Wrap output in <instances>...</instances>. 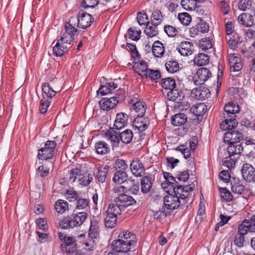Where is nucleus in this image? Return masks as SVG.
I'll return each instance as SVG.
<instances>
[{
    "label": "nucleus",
    "instance_id": "nucleus-27",
    "mask_svg": "<svg viewBox=\"0 0 255 255\" xmlns=\"http://www.w3.org/2000/svg\"><path fill=\"white\" fill-rule=\"evenodd\" d=\"M238 20L240 23L247 27H251L254 24L253 16L246 13H243L240 14Z\"/></svg>",
    "mask_w": 255,
    "mask_h": 255
},
{
    "label": "nucleus",
    "instance_id": "nucleus-47",
    "mask_svg": "<svg viewBox=\"0 0 255 255\" xmlns=\"http://www.w3.org/2000/svg\"><path fill=\"white\" fill-rule=\"evenodd\" d=\"M76 209L78 210H84L89 208V200L79 197L76 201Z\"/></svg>",
    "mask_w": 255,
    "mask_h": 255
},
{
    "label": "nucleus",
    "instance_id": "nucleus-28",
    "mask_svg": "<svg viewBox=\"0 0 255 255\" xmlns=\"http://www.w3.org/2000/svg\"><path fill=\"white\" fill-rule=\"evenodd\" d=\"M140 184L141 192L143 194L148 193L152 187V178L150 176H143L141 180Z\"/></svg>",
    "mask_w": 255,
    "mask_h": 255
},
{
    "label": "nucleus",
    "instance_id": "nucleus-37",
    "mask_svg": "<svg viewBox=\"0 0 255 255\" xmlns=\"http://www.w3.org/2000/svg\"><path fill=\"white\" fill-rule=\"evenodd\" d=\"M123 211L124 210L123 208L116 203L110 204L106 213L113 217L117 216L118 217V215H121Z\"/></svg>",
    "mask_w": 255,
    "mask_h": 255
},
{
    "label": "nucleus",
    "instance_id": "nucleus-38",
    "mask_svg": "<svg viewBox=\"0 0 255 255\" xmlns=\"http://www.w3.org/2000/svg\"><path fill=\"white\" fill-rule=\"evenodd\" d=\"M254 229L250 224V221L245 220L239 226L237 233L245 236L248 232H251Z\"/></svg>",
    "mask_w": 255,
    "mask_h": 255
},
{
    "label": "nucleus",
    "instance_id": "nucleus-41",
    "mask_svg": "<svg viewBox=\"0 0 255 255\" xmlns=\"http://www.w3.org/2000/svg\"><path fill=\"white\" fill-rule=\"evenodd\" d=\"M161 86L163 88L171 91V90H172L176 88V82L173 78H166L162 80Z\"/></svg>",
    "mask_w": 255,
    "mask_h": 255
},
{
    "label": "nucleus",
    "instance_id": "nucleus-14",
    "mask_svg": "<svg viewBox=\"0 0 255 255\" xmlns=\"http://www.w3.org/2000/svg\"><path fill=\"white\" fill-rule=\"evenodd\" d=\"M132 173L136 177H141L145 172L142 162L138 158H134L130 164Z\"/></svg>",
    "mask_w": 255,
    "mask_h": 255
},
{
    "label": "nucleus",
    "instance_id": "nucleus-53",
    "mask_svg": "<svg viewBox=\"0 0 255 255\" xmlns=\"http://www.w3.org/2000/svg\"><path fill=\"white\" fill-rule=\"evenodd\" d=\"M97 239L88 237L86 240L84 241L83 245L84 246V249L86 251H93L96 245V240Z\"/></svg>",
    "mask_w": 255,
    "mask_h": 255
},
{
    "label": "nucleus",
    "instance_id": "nucleus-22",
    "mask_svg": "<svg viewBox=\"0 0 255 255\" xmlns=\"http://www.w3.org/2000/svg\"><path fill=\"white\" fill-rule=\"evenodd\" d=\"M177 50L181 55L186 56L192 54L194 50V46L190 42L183 41L177 48Z\"/></svg>",
    "mask_w": 255,
    "mask_h": 255
},
{
    "label": "nucleus",
    "instance_id": "nucleus-51",
    "mask_svg": "<svg viewBox=\"0 0 255 255\" xmlns=\"http://www.w3.org/2000/svg\"><path fill=\"white\" fill-rule=\"evenodd\" d=\"M162 14L158 9L155 10L151 15V24L159 25L161 22Z\"/></svg>",
    "mask_w": 255,
    "mask_h": 255
},
{
    "label": "nucleus",
    "instance_id": "nucleus-15",
    "mask_svg": "<svg viewBox=\"0 0 255 255\" xmlns=\"http://www.w3.org/2000/svg\"><path fill=\"white\" fill-rule=\"evenodd\" d=\"M171 188L173 189L172 193L175 195H177L178 198H179L181 201H182V205H184L187 204L188 202V198H187V192L184 191L185 189L182 185L174 184L173 186H171Z\"/></svg>",
    "mask_w": 255,
    "mask_h": 255
},
{
    "label": "nucleus",
    "instance_id": "nucleus-9",
    "mask_svg": "<svg viewBox=\"0 0 255 255\" xmlns=\"http://www.w3.org/2000/svg\"><path fill=\"white\" fill-rule=\"evenodd\" d=\"M130 241H125L123 239H119L113 242L112 247L113 251L119 253H127L130 250Z\"/></svg>",
    "mask_w": 255,
    "mask_h": 255
},
{
    "label": "nucleus",
    "instance_id": "nucleus-4",
    "mask_svg": "<svg viewBox=\"0 0 255 255\" xmlns=\"http://www.w3.org/2000/svg\"><path fill=\"white\" fill-rule=\"evenodd\" d=\"M167 194L164 197L163 202L165 207L167 210H174L178 208L180 205H182V201H181L177 195L173 194L172 191H166Z\"/></svg>",
    "mask_w": 255,
    "mask_h": 255
},
{
    "label": "nucleus",
    "instance_id": "nucleus-35",
    "mask_svg": "<svg viewBox=\"0 0 255 255\" xmlns=\"http://www.w3.org/2000/svg\"><path fill=\"white\" fill-rule=\"evenodd\" d=\"M209 57L208 55L204 53H199L195 56L193 62L195 65L198 66H202L209 63Z\"/></svg>",
    "mask_w": 255,
    "mask_h": 255
},
{
    "label": "nucleus",
    "instance_id": "nucleus-26",
    "mask_svg": "<svg viewBox=\"0 0 255 255\" xmlns=\"http://www.w3.org/2000/svg\"><path fill=\"white\" fill-rule=\"evenodd\" d=\"M228 144L227 151L230 156L235 157L236 155L240 154L243 150V147L241 143H231Z\"/></svg>",
    "mask_w": 255,
    "mask_h": 255
},
{
    "label": "nucleus",
    "instance_id": "nucleus-42",
    "mask_svg": "<svg viewBox=\"0 0 255 255\" xmlns=\"http://www.w3.org/2000/svg\"><path fill=\"white\" fill-rule=\"evenodd\" d=\"M120 140L124 143H129L133 138V132L130 129H126L120 133Z\"/></svg>",
    "mask_w": 255,
    "mask_h": 255
},
{
    "label": "nucleus",
    "instance_id": "nucleus-52",
    "mask_svg": "<svg viewBox=\"0 0 255 255\" xmlns=\"http://www.w3.org/2000/svg\"><path fill=\"white\" fill-rule=\"evenodd\" d=\"M199 46L203 51L211 49L213 45L209 38H202L199 41Z\"/></svg>",
    "mask_w": 255,
    "mask_h": 255
},
{
    "label": "nucleus",
    "instance_id": "nucleus-20",
    "mask_svg": "<svg viewBox=\"0 0 255 255\" xmlns=\"http://www.w3.org/2000/svg\"><path fill=\"white\" fill-rule=\"evenodd\" d=\"M128 116L124 113H118L114 124V128L120 130L124 128L128 122Z\"/></svg>",
    "mask_w": 255,
    "mask_h": 255
},
{
    "label": "nucleus",
    "instance_id": "nucleus-64",
    "mask_svg": "<svg viewBox=\"0 0 255 255\" xmlns=\"http://www.w3.org/2000/svg\"><path fill=\"white\" fill-rule=\"evenodd\" d=\"M236 36L237 35L236 34L228 35L226 38L230 48L232 49H236L238 43V41L236 39Z\"/></svg>",
    "mask_w": 255,
    "mask_h": 255
},
{
    "label": "nucleus",
    "instance_id": "nucleus-6",
    "mask_svg": "<svg viewBox=\"0 0 255 255\" xmlns=\"http://www.w3.org/2000/svg\"><path fill=\"white\" fill-rule=\"evenodd\" d=\"M150 123L149 120L144 116H136L132 122V127L134 130H137L139 133L144 131Z\"/></svg>",
    "mask_w": 255,
    "mask_h": 255
},
{
    "label": "nucleus",
    "instance_id": "nucleus-58",
    "mask_svg": "<svg viewBox=\"0 0 255 255\" xmlns=\"http://www.w3.org/2000/svg\"><path fill=\"white\" fill-rule=\"evenodd\" d=\"M160 77V72L158 70L148 69L147 71V76L143 78H149L152 81H155Z\"/></svg>",
    "mask_w": 255,
    "mask_h": 255
},
{
    "label": "nucleus",
    "instance_id": "nucleus-2",
    "mask_svg": "<svg viewBox=\"0 0 255 255\" xmlns=\"http://www.w3.org/2000/svg\"><path fill=\"white\" fill-rule=\"evenodd\" d=\"M56 146V142L55 141H47L44 144V147H42L38 150L37 158L41 160H47L52 158L54 156Z\"/></svg>",
    "mask_w": 255,
    "mask_h": 255
},
{
    "label": "nucleus",
    "instance_id": "nucleus-1",
    "mask_svg": "<svg viewBox=\"0 0 255 255\" xmlns=\"http://www.w3.org/2000/svg\"><path fill=\"white\" fill-rule=\"evenodd\" d=\"M73 25L77 22V26L80 28L85 29L90 27L94 21L92 16L82 10L80 11L77 17L72 16L69 20Z\"/></svg>",
    "mask_w": 255,
    "mask_h": 255
},
{
    "label": "nucleus",
    "instance_id": "nucleus-60",
    "mask_svg": "<svg viewBox=\"0 0 255 255\" xmlns=\"http://www.w3.org/2000/svg\"><path fill=\"white\" fill-rule=\"evenodd\" d=\"M51 101L49 100L46 99L45 97L40 101L39 106V111L42 114H45L47 112V109L50 106Z\"/></svg>",
    "mask_w": 255,
    "mask_h": 255
},
{
    "label": "nucleus",
    "instance_id": "nucleus-29",
    "mask_svg": "<svg viewBox=\"0 0 255 255\" xmlns=\"http://www.w3.org/2000/svg\"><path fill=\"white\" fill-rule=\"evenodd\" d=\"M163 174L166 180L161 184V186L164 189L167 188L168 186L171 187V186H173L174 184H178L176 178L173 176L171 173L167 172H164Z\"/></svg>",
    "mask_w": 255,
    "mask_h": 255
},
{
    "label": "nucleus",
    "instance_id": "nucleus-49",
    "mask_svg": "<svg viewBox=\"0 0 255 255\" xmlns=\"http://www.w3.org/2000/svg\"><path fill=\"white\" fill-rule=\"evenodd\" d=\"M119 237L121 238L120 239L130 241V244L131 245L135 243V236L129 232H123L122 233H120Z\"/></svg>",
    "mask_w": 255,
    "mask_h": 255
},
{
    "label": "nucleus",
    "instance_id": "nucleus-5",
    "mask_svg": "<svg viewBox=\"0 0 255 255\" xmlns=\"http://www.w3.org/2000/svg\"><path fill=\"white\" fill-rule=\"evenodd\" d=\"M58 238L63 242L61 246L65 249V252L69 254L74 253L76 252V245L73 238L67 236L62 233H58Z\"/></svg>",
    "mask_w": 255,
    "mask_h": 255
},
{
    "label": "nucleus",
    "instance_id": "nucleus-3",
    "mask_svg": "<svg viewBox=\"0 0 255 255\" xmlns=\"http://www.w3.org/2000/svg\"><path fill=\"white\" fill-rule=\"evenodd\" d=\"M77 31L78 29L69 21L66 22L65 23V31L58 40L61 42L71 46V43L74 39V34Z\"/></svg>",
    "mask_w": 255,
    "mask_h": 255
},
{
    "label": "nucleus",
    "instance_id": "nucleus-18",
    "mask_svg": "<svg viewBox=\"0 0 255 255\" xmlns=\"http://www.w3.org/2000/svg\"><path fill=\"white\" fill-rule=\"evenodd\" d=\"M59 227L63 229H73L78 227L73 214L63 218L59 223Z\"/></svg>",
    "mask_w": 255,
    "mask_h": 255
},
{
    "label": "nucleus",
    "instance_id": "nucleus-24",
    "mask_svg": "<svg viewBox=\"0 0 255 255\" xmlns=\"http://www.w3.org/2000/svg\"><path fill=\"white\" fill-rule=\"evenodd\" d=\"M236 116L233 117H226L227 119L220 124V128L223 130H231L236 128L238 126V122L235 119Z\"/></svg>",
    "mask_w": 255,
    "mask_h": 255
},
{
    "label": "nucleus",
    "instance_id": "nucleus-46",
    "mask_svg": "<svg viewBox=\"0 0 255 255\" xmlns=\"http://www.w3.org/2000/svg\"><path fill=\"white\" fill-rule=\"evenodd\" d=\"M120 132L117 131H112L110 134V139L112 142L113 148L119 146L120 140Z\"/></svg>",
    "mask_w": 255,
    "mask_h": 255
},
{
    "label": "nucleus",
    "instance_id": "nucleus-23",
    "mask_svg": "<svg viewBox=\"0 0 255 255\" xmlns=\"http://www.w3.org/2000/svg\"><path fill=\"white\" fill-rule=\"evenodd\" d=\"M70 47L71 46L57 40L55 45L53 47V54L57 57H61L68 52Z\"/></svg>",
    "mask_w": 255,
    "mask_h": 255
},
{
    "label": "nucleus",
    "instance_id": "nucleus-33",
    "mask_svg": "<svg viewBox=\"0 0 255 255\" xmlns=\"http://www.w3.org/2000/svg\"><path fill=\"white\" fill-rule=\"evenodd\" d=\"M152 51L154 56L161 57L164 53V47L163 44L160 41H155L153 44Z\"/></svg>",
    "mask_w": 255,
    "mask_h": 255
},
{
    "label": "nucleus",
    "instance_id": "nucleus-8",
    "mask_svg": "<svg viewBox=\"0 0 255 255\" xmlns=\"http://www.w3.org/2000/svg\"><path fill=\"white\" fill-rule=\"evenodd\" d=\"M211 76V72L209 69L205 67L200 68L197 70L194 77V83L196 85L203 84Z\"/></svg>",
    "mask_w": 255,
    "mask_h": 255
},
{
    "label": "nucleus",
    "instance_id": "nucleus-32",
    "mask_svg": "<svg viewBox=\"0 0 255 255\" xmlns=\"http://www.w3.org/2000/svg\"><path fill=\"white\" fill-rule=\"evenodd\" d=\"M132 109L137 114V116H144L146 105L144 102L139 100L132 105Z\"/></svg>",
    "mask_w": 255,
    "mask_h": 255
},
{
    "label": "nucleus",
    "instance_id": "nucleus-19",
    "mask_svg": "<svg viewBox=\"0 0 255 255\" xmlns=\"http://www.w3.org/2000/svg\"><path fill=\"white\" fill-rule=\"evenodd\" d=\"M167 96L169 101L176 103H180L185 97L184 94L182 91L176 88L169 91L167 94Z\"/></svg>",
    "mask_w": 255,
    "mask_h": 255
},
{
    "label": "nucleus",
    "instance_id": "nucleus-63",
    "mask_svg": "<svg viewBox=\"0 0 255 255\" xmlns=\"http://www.w3.org/2000/svg\"><path fill=\"white\" fill-rule=\"evenodd\" d=\"M99 3V0H83L82 7L84 8H94Z\"/></svg>",
    "mask_w": 255,
    "mask_h": 255
},
{
    "label": "nucleus",
    "instance_id": "nucleus-30",
    "mask_svg": "<svg viewBox=\"0 0 255 255\" xmlns=\"http://www.w3.org/2000/svg\"><path fill=\"white\" fill-rule=\"evenodd\" d=\"M109 169L110 167L107 165H102L98 168L96 178L99 182L103 183L105 182Z\"/></svg>",
    "mask_w": 255,
    "mask_h": 255
},
{
    "label": "nucleus",
    "instance_id": "nucleus-12",
    "mask_svg": "<svg viewBox=\"0 0 255 255\" xmlns=\"http://www.w3.org/2000/svg\"><path fill=\"white\" fill-rule=\"evenodd\" d=\"M241 172L244 179L246 181L250 182L255 179V168L251 164H243Z\"/></svg>",
    "mask_w": 255,
    "mask_h": 255
},
{
    "label": "nucleus",
    "instance_id": "nucleus-55",
    "mask_svg": "<svg viewBox=\"0 0 255 255\" xmlns=\"http://www.w3.org/2000/svg\"><path fill=\"white\" fill-rule=\"evenodd\" d=\"M178 18L181 23L185 25H188L191 21V17L187 12L179 13L178 14Z\"/></svg>",
    "mask_w": 255,
    "mask_h": 255
},
{
    "label": "nucleus",
    "instance_id": "nucleus-17",
    "mask_svg": "<svg viewBox=\"0 0 255 255\" xmlns=\"http://www.w3.org/2000/svg\"><path fill=\"white\" fill-rule=\"evenodd\" d=\"M133 70L142 78L147 76L148 67L147 63L143 60H139L135 62L133 66Z\"/></svg>",
    "mask_w": 255,
    "mask_h": 255
},
{
    "label": "nucleus",
    "instance_id": "nucleus-56",
    "mask_svg": "<svg viewBox=\"0 0 255 255\" xmlns=\"http://www.w3.org/2000/svg\"><path fill=\"white\" fill-rule=\"evenodd\" d=\"M98 226L96 222H91L89 231L88 237L97 239L98 236Z\"/></svg>",
    "mask_w": 255,
    "mask_h": 255
},
{
    "label": "nucleus",
    "instance_id": "nucleus-36",
    "mask_svg": "<svg viewBox=\"0 0 255 255\" xmlns=\"http://www.w3.org/2000/svg\"><path fill=\"white\" fill-rule=\"evenodd\" d=\"M95 148L97 153L105 154L110 151L108 144L104 141H99L95 143Z\"/></svg>",
    "mask_w": 255,
    "mask_h": 255
},
{
    "label": "nucleus",
    "instance_id": "nucleus-21",
    "mask_svg": "<svg viewBox=\"0 0 255 255\" xmlns=\"http://www.w3.org/2000/svg\"><path fill=\"white\" fill-rule=\"evenodd\" d=\"M235 54H230L229 57V63L231 72H238L240 71L243 65L241 59L239 56H235Z\"/></svg>",
    "mask_w": 255,
    "mask_h": 255
},
{
    "label": "nucleus",
    "instance_id": "nucleus-25",
    "mask_svg": "<svg viewBox=\"0 0 255 255\" xmlns=\"http://www.w3.org/2000/svg\"><path fill=\"white\" fill-rule=\"evenodd\" d=\"M231 190L236 194H241L245 190V187L242 185L238 178L233 177L231 180Z\"/></svg>",
    "mask_w": 255,
    "mask_h": 255
},
{
    "label": "nucleus",
    "instance_id": "nucleus-11",
    "mask_svg": "<svg viewBox=\"0 0 255 255\" xmlns=\"http://www.w3.org/2000/svg\"><path fill=\"white\" fill-rule=\"evenodd\" d=\"M115 203L118 204L124 210L125 207L132 205L136 203L134 198L125 193L119 194L115 199Z\"/></svg>",
    "mask_w": 255,
    "mask_h": 255
},
{
    "label": "nucleus",
    "instance_id": "nucleus-54",
    "mask_svg": "<svg viewBox=\"0 0 255 255\" xmlns=\"http://www.w3.org/2000/svg\"><path fill=\"white\" fill-rule=\"evenodd\" d=\"M114 167L115 168L116 171L125 172V170L128 168V166L126 164L125 160L118 159L114 164Z\"/></svg>",
    "mask_w": 255,
    "mask_h": 255
},
{
    "label": "nucleus",
    "instance_id": "nucleus-50",
    "mask_svg": "<svg viewBox=\"0 0 255 255\" xmlns=\"http://www.w3.org/2000/svg\"><path fill=\"white\" fill-rule=\"evenodd\" d=\"M107 216L105 218V225L107 228H113L114 227L117 222V216L113 217L111 215L106 214Z\"/></svg>",
    "mask_w": 255,
    "mask_h": 255
},
{
    "label": "nucleus",
    "instance_id": "nucleus-62",
    "mask_svg": "<svg viewBox=\"0 0 255 255\" xmlns=\"http://www.w3.org/2000/svg\"><path fill=\"white\" fill-rule=\"evenodd\" d=\"M245 242V236L237 233L234 238V245L239 248H242L244 246Z\"/></svg>",
    "mask_w": 255,
    "mask_h": 255
},
{
    "label": "nucleus",
    "instance_id": "nucleus-7",
    "mask_svg": "<svg viewBox=\"0 0 255 255\" xmlns=\"http://www.w3.org/2000/svg\"><path fill=\"white\" fill-rule=\"evenodd\" d=\"M123 96L113 97L110 98H102L99 102V105L101 110L103 111H109L114 108L118 104L120 100H123Z\"/></svg>",
    "mask_w": 255,
    "mask_h": 255
},
{
    "label": "nucleus",
    "instance_id": "nucleus-61",
    "mask_svg": "<svg viewBox=\"0 0 255 255\" xmlns=\"http://www.w3.org/2000/svg\"><path fill=\"white\" fill-rule=\"evenodd\" d=\"M221 197L226 201H231L233 199L231 193L226 188H219Z\"/></svg>",
    "mask_w": 255,
    "mask_h": 255
},
{
    "label": "nucleus",
    "instance_id": "nucleus-59",
    "mask_svg": "<svg viewBox=\"0 0 255 255\" xmlns=\"http://www.w3.org/2000/svg\"><path fill=\"white\" fill-rule=\"evenodd\" d=\"M237 158L235 157L230 156L227 157L225 160L223 161V165L227 167L229 169L234 167L236 162Z\"/></svg>",
    "mask_w": 255,
    "mask_h": 255
},
{
    "label": "nucleus",
    "instance_id": "nucleus-43",
    "mask_svg": "<svg viewBox=\"0 0 255 255\" xmlns=\"http://www.w3.org/2000/svg\"><path fill=\"white\" fill-rule=\"evenodd\" d=\"M42 90L43 93L48 98H51L54 97L57 93L53 89V87L48 83H45L42 84Z\"/></svg>",
    "mask_w": 255,
    "mask_h": 255
},
{
    "label": "nucleus",
    "instance_id": "nucleus-31",
    "mask_svg": "<svg viewBox=\"0 0 255 255\" xmlns=\"http://www.w3.org/2000/svg\"><path fill=\"white\" fill-rule=\"evenodd\" d=\"M187 121V116L184 113H178L174 115L171 119L172 124L174 126L184 125Z\"/></svg>",
    "mask_w": 255,
    "mask_h": 255
},
{
    "label": "nucleus",
    "instance_id": "nucleus-34",
    "mask_svg": "<svg viewBox=\"0 0 255 255\" xmlns=\"http://www.w3.org/2000/svg\"><path fill=\"white\" fill-rule=\"evenodd\" d=\"M206 106L203 103L196 104L190 109V112L196 117L203 116L206 112Z\"/></svg>",
    "mask_w": 255,
    "mask_h": 255
},
{
    "label": "nucleus",
    "instance_id": "nucleus-44",
    "mask_svg": "<svg viewBox=\"0 0 255 255\" xmlns=\"http://www.w3.org/2000/svg\"><path fill=\"white\" fill-rule=\"evenodd\" d=\"M158 25L154 24L150 25V22H148V23H147L146 25L144 33L149 37H153L156 36L158 33V30L157 28Z\"/></svg>",
    "mask_w": 255,
    "mask_h": 255
},
{
    "label": "nucleus",
    "instance_id": "nucleus-13",
    "mask_svg": "<svg viewBox=\"0 0 255 255\" xmlns=\"http://www.w3.org/2000/svg\"><path fill=\"white\" fill-rule=\"evenodd\" d=\"M209 90L205 87L194 88L191 93V97L196 100H204L210 96Z\"/></svg>",
    "mask_w": 255,
    "mask_h": 255
},
{
    "label": "nucleus",
    "instance_id": "nucleus-57",
    "mask_svg": "<svg viewBox=\"0 0 255 255\" xmlns=\"http://www.w3.org/2000/svg\"><path fill=\"white\" fill-rule=\"evenodd\" d=\"M128 37L132 40L137 41L140 37V30H135L133 27H130L128 30Z\"/></svg>",
    "mask_w": 255,
    "mask_h": 255
},
{
    "label": "nucleus",
    "instance_id": "nucleus-48",
    "mask_svg": "<svg viewBox=\"0 0 255 255\" xmlns=\"http://www.w3.org/2000/svg\"><path fill=\"white\" fill-rule=\"evenodd\" d=\"M73 215L78 227H80L83 224L88 217V214L84 212L73 213Z\"/></svg>",
    "mask_w": 255,
    "mask_h": 255
},
{
    "label": "nucleus",
    "instance_id": "nucleus-45",
    "mask_svg": "<svg viewBox=\"0 0 255 255\" xmlns=\"http://www.w3.org/2000/svg\"><path fill=\"white\" fill-rule=\"evenodd\" d=\"M166 70L170 73H174L179 69L178 63L175 60H169L165 64Z\"/></svg>",
    "mask_w": 255,
    "mask_h": 255
},
{
    "label": "nucleus",
    "instance_id": "nucleus-10",
    "mask_svg": "<svg viewBox=\"0 0 255 255\" xmlns=\"http://www.w3.org/2000/svg\"><path fill=\"white\" fill-rule=\"evenodd\" d=\"M243 139L242 133L234 129L226 132L223 138L224 142L227 143H239Z\"/></svg>",
    "mask_w": 255,
    "mask_h": 255
},
{
    "label": "nucleus",
    "instance_id": "nucleus-39",
    "mask_svg": "<svg viewBox=\"0 0 255 255\" xmlns=\"http://www.w3.org/2000/svg\"><path fill=\"white\" fill-rule=\"evenodd\" d=\"M128 179V175L126 172L116 171L114 175L113 181L116 183L121 184Z\"/></svg>",
    "mask_w": 255,
    "mask_h": 255
},
{
    "label": "nucleus",
    "instance_id": "nucleus-16",
    "mask_svg": "<svg viewBox=\"0 0 255 255\" xmlns=\"http://www.w3.org/2000/svg\"><path fill=\"white\" fill-rule=\"evenodd\" d=\"M225 113H224V118L233 117L235 115L240 111V106L237 103L234 102H228L224 107Z\"/></svg>",
    "mask_w": 255,
    "mask_h": 255
},
{
    "label": "nucleus",
    "instance_id": "nucleus-40",
    "mask_svg": "<svg viewBox=\"0 0 255 255\" xmlns=\"http://www.w3.org/2000/svg\"><path fill=\"white\" fill-rule=\"evenodd\" d=\"M54 207L56 211L60 214H63L69 209L68 202L62 199H59L55 202Z\"/></svg>",
    "mask_w": 255,
    "mask_h": 255
}]
</instances>
